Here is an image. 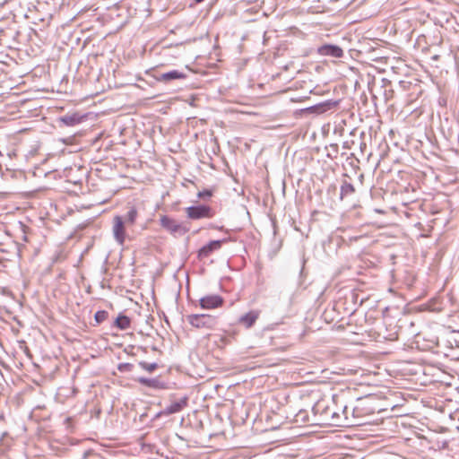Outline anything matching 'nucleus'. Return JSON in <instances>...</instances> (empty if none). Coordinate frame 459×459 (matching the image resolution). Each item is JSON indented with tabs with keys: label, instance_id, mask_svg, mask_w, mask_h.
Returning a JSON list of instances; mask_svg holds the SVG:
<instances>
[{
	"label": "nucleus",
	"instance_id": "nucleus-1",
	"mask_svg": "<svg viewBox=\"0 0 459 459\" xmlns=\"http://www.w3.org/2000/svg\"><path fill=\"white\" fill-rule=\"evenodd\" d=\"M312 411V423L316 425L351 427L353 423L349 418V406L337 395H333L331 400H318Z\"/></svg>",
	"mask_w": 459,
	"mask_h": 459
},
{
	"label": "nucleus",
	"instance_id": "nucleus-2",
	"mask_svg": "<svg viewBox=\"0 0 459 459\" xmlns=\"http://www.w3.org/2000/svg\"><path fill=\"white\" fill-rule=\"evenodd\" d=\"M374 399L370 396L360 397L354 404L349 407V418L353 420L352 426L362 424L361 420L368 415L374 414L376 408Z\"/></svg>",
	"mask_w": 459,
	"mask_h": 459
},
{
	"label": "nucleus",
	"instance_id": "nucleus-3",
	"mask_svg": "<svg viewBox=\"0 0 459 459\" xmlns=\"http://www.w3.org/2000/svg\"><path fill=\"white\" fill-rule=\"evenodd\" d=\"M186 320L197 329H214L218 324L217 317L208 314H192L186 316Z\"/></svg>",
	"mask_w": 459,
	"mask_h": 459
},
{
	"label": "nucleus",
	"instance_id": "nucleus-4",
	"mask_svg": "<svg viewBox=\"0 0 459 459\" xmlns=\"http://www.w3.org/2000/svg\"><path fill=\"white\" fill-rule=\"evenodd\" d=\"M186 212L191 220L212 218L215 215V212L210 206L204 204L187 207Z\"/></svg>",
	"mask_w": 459,
	"mask_h": 459
},
{
	"label": "nucleus",
	"instance_id": "nucleus-5",
	"mask_svg": "<svg viewBox=\"0 0 459 459\" xmlns=\"http://www.w3.org/2000/svg\"><path fill=\"white\" fill-rule=\"evenodd\" d=\"M126 222L124 221L123 216L116 215L113 218L112 233L115 240L119 245H124L126 238Z\"/></svg>",
	"mask_w": 459,
	"mask_h": 459
},
{
	"label": "nucleus",
	"instance_id": "nucleus-6",
	"mask_svg": "<svg viewBox=\"0 0 459 459\" xmlns=\"http://www.w3.org/2000/svg\"><path fill=\"white\" fill-rule=\"evenodd\" d=\"M160 225L174 235L182 236L187 232V229L178 221L166 215L160 218Z\"/></svg>",
	"mask_w": 459,
	"mask_h": 459
},
{
	"label": "nucleus",
	"instance_id": "nucleus-7",
	"mask_svg": "<svg viewBox=\"0 0 459 459\" xmlns=\"http://www.w3.org/2000/svg\"><path fill=\"white\" fill-rule=\"evenodd\" d=\"M199 303L204 309H215L222 307L224 299L220 295L211 294L201 298Z\"/></svg>",
	"mask_w": 459,
	"mask_h": 459
},
{
	"label": "nucleus",
	"instance_id": "nucleus-8",
	"mask_svg": "<svg viewBox=\"0 0 459 459\" xmlns=\"http://www.w3.org/2000/svg\"><path fill=\"white\" fill-rule=\"evenodd\" d=\"M223 242H225V239L210 241L207 245L199 249L198 258H207L213 251L219 250Z\"/></svg>",
	"mask_w": 459,
	"mask_h": 459
},
{
	"label": "nucleus",
	"instance_id": "nucleus-9",
	"mask_svg": "<svg viewBox=\"0 0 459 459\" xmlns=\"http://www.w3.org/2000/svg\"><path fill=\"white\" fill-rule=\"evenodd\" d=\"M318 54L321 56H329L333 57H342L343 56L342 49L335 45H324L318 48Z\"/></svg>",
	"mask_w": 459,
	"mask_h": 459
},
{
	"label": "nucleus",
	"instance_id": "nucleus-10",
	"mask_svg": "<svg viewBox=\"0 0 459 459\" xmlns=\"http://www.w3.org/2000/svg\"><path fill=\"white\" fill-rule=\"evenodd\" d=\"M186 76L183 72L172 70L155 76L156 81L168 82L173 80L185 79Z\"/></svg>",
	"mask_w": 459,
	"mask_h": 459
},
{
	"label": "nucleus",
	"instance_id": "nucleus-11",
	"mask_svg": "<svg viewBox=\"0 0 459 459\" xmlns=\"http://www.w3.org/2000/svg\"><path fill=\"white\" fill-rule=\"evenodd\" d=\"M259 311L257 310H251L247 312V314L241 316L239 317L238 322L243 325L246 328H250L254 325L257 318L259 317Z\"/></svg>",
	"mask_w": 459,
	"mask_h": 459
},
{
	"label": "nucleus",
	"instance_id": "nucleus-12",
	"mask_svg": "<svg viewBox=\"0 0 459 459\" xmlns=\"http://www.w3.org/2000/svg\"><path fill=\"white\" fill-rule=\"evenodd\" d=\"M138 209L135 205H128L127 212L123 217L124 221L126 222L127 227H131L135 224L138 218Z\"/></svg>",
	"mask_w": 459,
	"mask_h": 459
},
{
	"label": "nucleus",
	"instance_id": "nucleus-13",
	"mask_svg": "<svg viewBox=\"0 0 459 459\" xmlns=\"http://www.w3.org/2000/svg\"><path fill=\"white\" fill-rule=\"evenodd\" d=\"M294 421L300 425H314L312 423V417L307 410H299L294 416Z\"/></svg>",
	"mask_w": 459,
	"mask_h": 459
},
{
	"label": "nucleus",
	"instance_id": "nucleus-14",
	"mask_svg": "<svg viewBox=\"0 0 459 459\" xmlns=\"http://www.w3.org/2000/svg\"><path fill=\"white\" fill-rule=\"evenodd\" d=\"M186 405V400L181 399L171 403L164 409L165 414H173L180 411Z\"/></svg>",
	"mask_w": 459,
	"mask_h": 459
},
{
	"label": "nucleus",
	"instance_id": "nucleus-15",
	"mask_svg": "<svg viewBox=\"0 0 459 459\" xmlns=\"http://www.w3.org/2000/svg\"><path fill=\"white\" fill-rule=\"evenodd\" d=\"M82 117L77 114L65 115L60 117V122L68 126H73L81 123Z\"/></svg>",
	"mask_w": 459,
	"mask_h": 459
},
{
	"label": "nucleus",
	"instance_id": "nucleus-16",
	"mask_svg": "<svg viewBox=\"0 0 459 459\" xmlns=\"http://www.w3.org/2000/svg\"><path fill=\"white\" fill-rule=\"evenodd\" d=\"M355 193L354 186L347 181H343L341 189H340V198L343 199L344 197L351 195Z\"/></svg>",
	"mask_w": 459,
	"mask_h": 459
},
{
	"label": "nucleus",
	"instance_id": "nucleus-17",
	"mask_svg": "<svg viewBox=\"0 0 459 459\" xmlns=\"http://www.w3.org/2000/svg\"><path fill=\"white\" fill-rule=\"evenodd\" d=\"M115 325L120 330H126L131 325V320L125 315H119L115 320Z\"/></svg>",
	"mask_w": 459,
	"mask_h": 459
},
{
	"label": "nucleus",
	"instance_id": "nucleus-18",
	"mask_svg": "<svg viewBox=\"0 0 459 459\" xmlns=\"http://www.w3.org/2000/svg\"><path fill=\"white\" fill-rule=\"evenodd\" d=\"M138 382L145 386L160 389L162 386L160 381L157 378L140 377Z\"/></svg>",
	"mask_w": 459,
	"mask_h": 459
},
{
	"label": "nucleus",
	"instance_id": "nucleus-19",
	"mask_svg": "<svg viewBox=\"0 0 459 459\" xmlns=\"http://www.w3.org/2000/svg\"><path fill=\"white\" fill-rule=\"evenodd\" d=\"M337 105H338L337 101L328 100V101L320 103L317 106H316V109L318 112L323 113V112H325L327 110H330V109L335 108Z\"/></svg>",
	"mask_w": 459,
	"mask_h": 459
},
{
	"label": "nucleus",
	"instance_id": "nucleus-20",
	"mask_svg": "<svg viewBox=\"0 0 459 459\" xmlns=\"http://www.w3.org/2000/svg\"><path fill=\"white\" fill-rule=\"evenodd\" d=\"M139 366L143 369V370H146L147 372H153L155 369L158 368V364L153 362V363H148V362H145V361H140L139 362Z\"/></svg>",
	"mask_w": 459,
	"mask_h": 459
},
{
	"label": "nucleus",
	"instance_id": "nucleus-21",
	"mask_svg": "<svg viewBox=\"0 0 459 459\" xmlns=\"http://www.w3.org/2000/svg\"><path fill=\"white\" fill-rule=\"evenodd\" d=\"M108 313L105 310H100L95 313L94 318L98 324L104 322L108 318Z\"/></svg>",
	"mask_w": 459,
	"mask_h": 459
},
{
	"label": "nucleus",
	"instance_id": "nucleus-22",
	"mask_svg": "<svg viewBox=\"0 0 459 459\" xmlns=\"http://www.w3.org/2000/svg\"><path fill=\"white\" fill-rule=\"evenodd\" d=\"M212 195V191L211 190H208V189H205L204 191H200L198 194H197V196L199 198H206V197H211Z\"/></svg>",
	"mask_w": 459,
	"mask_h": 459
},
{
	"label": "nucleus",
	"instance_id": "nucleus-23",
	"mask_svg": "<svg viewBox=\"0 0 459 459\" xmlns=\"http://www.w3.org/2000/svg\"><path fill=\"white\" fill-rule=\"evenodd\" d=\"M438 57H439V56H438L437 55H436V56H432V59H434V60H437V59H438Z\"/></svg>",
	"mask_w": 459,
	"mask_h": 459
}]
</instances>
